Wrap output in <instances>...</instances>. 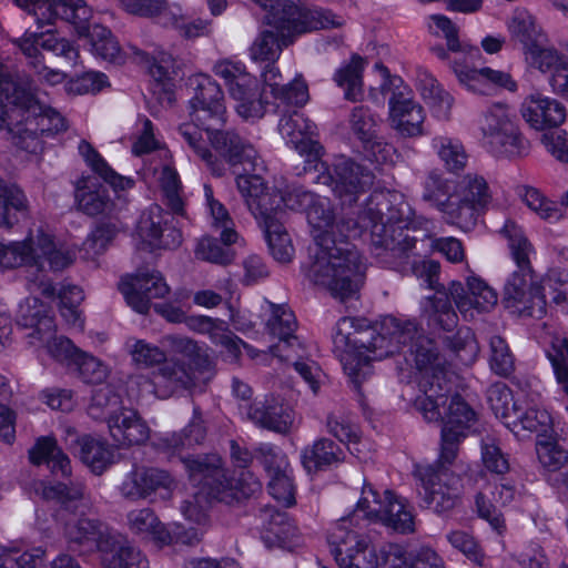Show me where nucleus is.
Segmentation results:
<instances>
[{
    "mask_svg": "<svg viewBox=\"0 0 568 568\" xmlns=\"http://www.w3.org/2000/svg\"><path fill=\"white\" fill-rule=\"evenodd\" d=\"M122 407L121 396L110 385H104L93 390L91 402L88 406V414L92 419L109 420L119 414Z\"/></svg>",
    "mask_w": 568,
    "mask_h": 568,
    "instance_id": "49",
    "label": "nucleus"
},
{
    "mask_svg": "<svg viewBox=\"0 0 568 568\" xmlns=\"http://www.w3.org/2000/svg\"><path fill=\"white\" fill-rule=\"evenodd\" d=\"M174 485L169 471L133 463L123 471L116 489L122 499L139 503L150 499L161 489L171 491Z\"/></svg>",
    "mask_w": 568,
    "mask_h": 568,
    "instance_id": "20",
    "label": "nucleus"
},
{
    "mask_svg": "<svg viewBox=\"0 0 568 568\" xmlns=\"http://www.w3.org/2000/svg\"><path fill=\"white\" fill-rule=\"evenodd\" d=\"M85 487L82 483L42 485L41 496L47 500H55L60 507L55 511L57 520L64 524V536L69 548L80 555L101 551V559L108 554L118 552L120 548H130L132 545L120 537L104 536L101 524L89 518L67 519L68 515H77L85 508Z\"/></svg>",
    "mask_w": 568,
    "mask_h": 568,
    "instance_id": "5",
    "label": "nucleus"
},
{
    "mask_svg": "<svg viewBox=\"0 0 568 568\" xmlns=\"http://www.w3.org/2000/svg\"><path fill=\"white\" fill-rule=\"evenodd\" d=\"M262 539L267 547H285L297 532L288 515L273 507L262 511Z\"/></svg>",
    "mask_w": 568,
    "mask_h": 568,
    "instance_id": "40",
    "label": "nucleus"
},
{
    "mask_svg": "<svg viewBox=\"0 0 568 568\" xmlns=\"http://www.w3.org/2000/svg\"><path fill=\"white\" fill-rule=\"evenodd\" d=\"M126 346L132 361L144 367H151L165 363L166 354L159 346L148 343L144 339L130 338Z\"/></svg>",
    "mask_w": 568,
    "mask_h": 568,
    "instance_id": "60",
    "label": "nucleus"
},
{
    "mask_svg": "<svg viewBox=\"0 0 568 568\" xmlns=\"http://www.w3.org/2000/svg\"><path fill=\"white\" fill-rule=\"evenodd\" d=\"M125 525L132 535L141 539L153 540L159 545H169L172 541L170 531L152 508L130 510L125 515Z\"/></svg>",
    "mask_w": 568,
    "mask_h": 568,
    "instance_id": "35",
    "label": "nucleus"
},
{
    "mask_svg": "<svg viewBox=\"0 0 568 568\" xmlns=\"http://www.w3.org/2000/svg\"><path fill=\"white\" fill-rule=\"evenodd\" d=\"M352 132L364 143L373 142L377 120L372 110L364 105L354 106L348 116Z\"/></svg>",
    "mask_w": 568,
    "mask_h": 568,
    "instance_id": "59",
    "label": "nucleus"
},
{
    "mask_svg": "<svg viewBox=\"0 0 568 568\" xmlns=\"http://www.w3.org/2000/svg\"><path fill=\"white\" fill-rule=\"evenodd\" d=\"M541 295L568 313V270H550L542 278Z\"/></svg>",
    "mask_w": 568,
    "mask_h": 568,
    "instance_id": "50",
    "label": "nucleus"
},
{
    "mask_svg": "<svg viewBox=\"0 0 568 568\" xmlns=\"http://www.w3.org/2000/svg\"><path fill=\"white\" fill-rule=\"evenodd\" d=\"M173 220L174 217L164 212L162 206L152 204L140 216L138 234L151 250H174L182 243V233L173 224Z\"/></svg>",
    "mask_w": 568,
    "mask_h": 568,
    "instance_id": "21",
    "label": "nucleus"
},
{
    "mask_svg": "<svg viewBox=\"0 0 568 568\" xmlns=\"http://www.w3.org/2000/svg\"><path fill=\"white\" fill-rule=\"evenodd\" d=\"M525 61L528 67L540 71L541 73H551L558 68L566 57L560 53L554 45L549 44L548 37L545 41H539L525 51Z\"/></svg>",
    "mask_w": 568,
    "mask_h": 568,
    "instance_id": "48",
    "label": "nucleus"
},
{
    "mask_svg": "<svg viewBox=\"0 0 568 568\" xmlns=\"http://www.w3.org/2000/svg\"><path fill=\"white\" fill-rule=\"evenodd\" d=\"M132 153L136 156L150 155L149 163L141 172L142 178H178L169 151L160 148L159 141L154 138L153 124L149 119L143 121L142 133L133 143Z\"/></svg>",
    "mask_w": 568,
    "mask_h": 568,
    "instance_id": "25",
    "label": "nucleus"
},
{
    "mask_svg": "<svg viewBox=\"0 0 568 568\" xmlns=\"http://www.w3.org/2000/svg\"><path fill=\"white\" fill-rule=\"evenodd\" d=\"M501 233L508 240L511 256L517 265V271L513 272L505 284L501 302L514 315L541 318L546 314V302L540 285L534 281L530 264L532 246L513 221L505 223Z\"/></svg>",
    "mask_w": 568,
    "mask_h": 568,
    "instance_id": "8",
    "label": "nucleus"
},
{
    "mask_svg": "<svg viewBox=\"0 0 568 568\" xmlns=\"http://www.w3.org/2000/svg\"><path fill=\"white\" fill-rule=\"evenodd\" d=\"M302 465L307 473L326 470L344 462L342 447L329 438H320L306 446L301 454Z\"/></svg>",
    "mask_w": 568,
    "mask_h": 568,
    "instance_id": "39",
    "label": "nucleus"
},
{
    "mask_svg": "<svg viewBox=\"0 0 568 568\" xmlns=\"http://www.w3.org/2000/svg\"><path fill=\"white\" fill-rule=\"evenodd\" d=\"M213 72L224 80L241 118L257 120L265 114L270 104L265 95L267 89L264 88L263 92L260 90L257 79L246 72L243 63L221 60L214 64Z\"/></svg>",
    "mask_w": 568,
    "mask_h": 568,
    "instance_id": "10",
    "label": "nucleus"
},
{
    "mask_svg": "<svg viewBox=\"0 0 568 568\" xmlns=\"http://www.w3.org/2000/svg\"><path fill=\"white\" fill-rule=\"evenodd\" d=\"M334 349L343 368L356 388L373 374L372 361L396 354L419 372L418 388L423 393L415 407L425 419L439 417V399L452 388L446 361L435 342L424 335L415 320L388 315L371 324L366 318L343 317L336 324Z\"/></svg>",
    "mask_w": 568,
    "mask_h": 568,
    "instance_id": "2",
    "label": "nucleus"
},
{
    "mask_svg": "<svg viewBox=\"0 0 568 568\" xmlns=\"http://www.w3.org/2000/svg\"><path fill=\"white\" fill-rule=\"evenodd\" d=\"M115 234L116 230L111 224L97 226L82 243L81 251L84 253V258L94 260L98 255L103 254Z\"/></svg>",
    "mask_w": 568,
    "mask_h": 568,
    "instance_id": "62",
    "label": "nucleus"
},
{
    "mask_svg": "<svg viewBox=\"0 0 568 568\" xmlns=\"http://www.w3.org/2000/svg\"><path fill=\"white\" fill-rule=\"evenodd\" d=\"M251 213L260 221L276 216L282 209L283 191L276 180H235Z\"/></svg>",
    "mask_w": 568,
    "mask_h": 568,
    "instance_id": "22",
    "label": "nucleus"
},
{
    "mask_svg": "<svg viewBox=\"0 0 568 568\" xmlns=\"http://www.w3.org/2000/svg\"><path fill=\"white\" fill-rule=\"evenodd\" d=\"M281 114L278 132L287 144L298 151L302 169L296 166V175L313 178H364L366 168L344 154L334 155L331 161L323 160V146L312 136L316 125L297 110L277 112Z\"/></svg>",
    "mask_w": 568,
    "mask_h": 568,
    "instance_id": "6",
    "label": "nucleus"
},
{
    "mask_svg": "<svg viewBox=\"0 0 568 568\" xmlns=\"http://www.w3.org/2000/svg\"><path fill=\"white\" fill-rule=\"evenodd\" d=\"M347 518H342L329 530L327 541L331 554L339 568H377L379 557L364 537L348 529Z\"/></svg>",
    "mask_w": 568,
    "mask_h": 568,
    "instance_id": "16",
    "label": "nucleus"
},
{
    "mask_svg": "<svg viewBox=\"0 0 568 568\" xmlns=\"http://www.w3.org/2000/svg\"><path fill=\"white\" fill-rule=\"evenodd\" d=\"M207 435L206 423L199 406L193 407V415L189 424L180 432L166 436L163 440L173 449L192 448L203 445Z\"/></svg>",
    "mask_w": 568,
    "mask_h": 568,
    "instance_id": "47",
    "label": "nucleus"
},
{
    "mask_svg": "<svg viewBox=\"0 0 568 568\" xmlns=\"http://www.w3.org/2000/svg\"><path fill=\"white\" fill-rule=\"evenodd\" d=\"M75 258L74 252L57 247L51 236L40 233L33 244V268L43 273L47 270L59 272L70 266Z\"/></svg>",
    "mask_w": 568,
    "mask_h": 568,
    "instance_id": "38",
    "label": "nucleus"
},
{
    "mask_svg": "<svg viewBox=\"0 0 568 568\" xmlns=\"http://www.w3.org/2000/svg\"><path fill=\"white\" fill-rule=\"evenodd\" d=\"M246 415L258 427L286 435L293 427L294 410L276 397H266L247 406Z\"/></svg>",
    "mask_w": 568,
    "mask_h": 568,
    "instance_id": "29",
    "label": "nucleus"
},
{
    "mask_svg": "<svg viewBox=\"0 0 568 568\" xmlns=\"http://www.w3.org/2000/svg\"><path fill=\"white\" fill-rule=\"evenodd\" d=\"M254 1L265 11V22L277 31L261 32L250 48L251 59L264 64L261 72L276 65L283 48L292 42L293 36L344 24L343 17L322 8H306L305 0Z\"/></svg>",
    "mask_w": 568,
    "mask_h": 568,
    "instance_id": "4",
    "label": "nucleus"
},
{
    "mask_svg": "<svg viewBox=\"0 0 568 568\" xmlns=\"http://www.w3.org/2000/svg\"><path fill=\"white\" fill-rule=\"evenodd\" d=\"M29 459L33 465H48L55 475L67 477L71 474L70 459L53 437L39 438L29 449Z\"/></svg>",
    "mask_w": 568,
    "mask_h": 568,
    "instance_id": "41",
    "label": "nucleus"
},
{
    "mask_svg": "<svg viewBox=\"0 0 568 568\" xmlns=\"http://www.w3.org/2000/svg\"><path fill=\"white\" fill-rule=\"evenodd\" d=\"M16 322L21 327L32 328L28 336L38 341H44L55 327L47 306L38 297H27L19 304Z\"/></svg>",
    "mask_w": 568,
    "mask_h": 568,
    "instance_id": "34",
    "label": "nucleus"
},
{
    "mask_svg": "<svg viewBox=\"0 0 568 568\" xmlns=\"http://www.w3.org/2000/svg\"><path fill=\"white\" fill-rule=\"evenodd\" d=\"M1 92L23 110L22 118L14 128H10L12 143L28 153L42 150L41 135H52L65 130L63 116L54 109L41 103L30 77L7 80L0 87Z\"/></svg>",
    "mask_w": 568,
    "mask_h": 568,
    "instance_id": "7",
    "label": "nucleus"
},
{
    "mask_svg": "<svg viewBox=\"0 0 568 568\" xmlns=\"http://www.w3.org/2000/svg\"><path fill=\"white\" fill-rule=\"evenodd\" d=\"M194 95L190 100L192 123L179 126V133L215 176L225 174V165L235 178H263L264 160L254 146L234 131L220 130L225 122L224 94L207 74L190 79Z\"/></svg>",
    "mask_w": 568,
    "mask_h": 568,
    "instance_id": "3",
    "label": "nucleus"
},
{
    "mask_svg": "<svg viewBox=\"0 0 568 568\" xmlns=\"http://www.w3.org/2000/svg\"><path fill=\"white\" fill-rule=\"evenodd\" d=\"M37 24L42 28L61 19L74 26L80 36L90 40L93 54L110 62H121V48L111 31L100 24H89L91 9L84 0H40L34 4Z\"/></svg>",
    "mask_w": 568,
    "mask_h": 568,
    "instance_id": "9",
    "label": "nucleus"
},
{
    "mask_svg": "<svg viewBox=\"0 0 568 568\" xmlns=\"http://www.w3.org/2000/svg\"><path fill=\"white\" fill-rule=\"evenodd\" d=\"M454 187V195L464 203L474 205L480 210L485 209L491 200V194L486 180H457Z\"/></svg>",
    "mask_w": 568,
    "mask_h": 568,
    "instance_id": "53",
    "label": "nucleus"
},
{
    "mask_svg": "<svg viewBox=\"0 0 568 568\" xmlns=\"http://www.w3.org/2000/svg\"><path fill=\"white\" fill-rule=\"evenodd\" d=\"M220 241L221 239L204 236L196 246L195 256L217 265H230L235 258V252L230 247L231 245L224 243L222 245Z\"/></svg>",
    "mask_w": 568,
    "mask_h": 568,
    "instance_id": "56",
    "label": "nucleus"
},
{
    "mask_svg": "<svg viewBox=\"0 0 568 568\" xmlns=\"http://www.w3.org/2000/svg\"><path fill=\"white\" fill-rule=\"evenodd\" d=\"M487 399L496 417L510 419L518 413V405L514 402L511 389L501 382L493 384L487 390Z\"/></svg>",
    "mask_w": 568,
    "mask_h": 568,
    "instance_id": "57",
    "label": "nucleus"
},
{
    "mask_svg": "<svg viewBox=\"0 0 568 568\" xmlns=\"http://www.w3.org/2000/svg\"><path fill=\"white\" fill-rule=\"evenodd\" d=\"M65 442L71 453L94 474H102L113 463V449L91 435L78 436L75 430L68 429Z\"/></svg>",
    "mask_w": 568,
    "mask_h": 568,
    "instance_id": "32",
    "label": "nucleus"
},
{
    "mask_svg": "<svg viewBox=\"0 0 568 568\" xmlns=\"http://www.w3.org/2000/svg\"><path fill=\"white\" fill-rule=\"evenodd\" d=\"M480 130L484 145L495 155L521 156L529 151L528 140L505 104L496 103L486 109Z\"/></svg>",
    "mask_w": 568,
    "mask_h": 568,
    "instance_id": "13",
    "label": "nucleus"
},
{
    "mask_svg": "<svg viewBox=\"0 0 568 568\" xmlns=\"http://www.w3.org/2000/svg\"><path fill=\"white\" fill-rule=\"evenodd\" d=\"M448 291L458 311L466 317L473 311L488 312L498 301L497 293L484 280L469 276L466 287L459 281H452Z\"/></svg>",
    "mask_w": 568,
    "mask_h": 568,
    "instance_id": "26",
    "label": "nucleus"
},
{
    "mask_svg": "<svg viewBox=\"0 0 568 568\" xmlns=\"http://www.w3.org/2000/svg\"><path fill=\"white\" fill-rule=\"evenodd\" d=\"M428 29L430 33L435 36L443 34L446 39L447 50L442 45H434L430 50L438 59L447 60L453 70V61L455 58H457L459 62H463L464 59L474 62V58L480 57V50L478 47L459 41L456 26L446 16L432 14L428 18Z\"/></svg>",
    "mask_w": 568,
    "mask_h": 568,
    "instance_id": "27",
    "label": "nucleus"
},
{
    "mask_svg": "<svg viewBox=\"0 0 568 568\" xmlns=\"http://www.w3.org/2000/svg\"><path fill=\"white\" fill-rule=\"evenodd\" d=\"M126 303L138 313L146 314L151 300L163 298L170 287L159 271H138L129 281L119 284Z\"/></svg>",
    "mask_w": 568,
    "mask_h": 568,
    "instance_id": "23",
    "label": "nucleus"
},
{
    "mask_svg": "<svg viewBox=\"0 0 568 568\" xmlns=\"http://www.w3.org/2000/svg\"><path fill=\"white\" fill-rule=\"evenodd\" d=\"M134 180H78L75 185V200L79 210L94 216L103 213L110 205V193L120 189L131 187Z\"/></svg>",
    "mask_w": 568,
    "mask_h": 568,
    "instance_id": "28",
    "label": "nucleus"
},
{
    "mask_svg": "<svg viewBox=\"0 0 568 568\" xmlns=\"http://www.w3.org/2000/svg\"><path fill=\"white\" fill-rule=\"evenodd\" d=\"M365 60L358 55H352L351 60L343 63L334 73L333 81L344 91V99L358 102L364 99L363 71Z\"/></svg>",
    "mask_w": 568,
    "mask_h": 568,
    "instance_id": "42",
    "label": "nucleus"
},
{
    "mask_svg": "<svg viewBox=\"0 0 568 568\" xmlns=\"http://www.w3.org/2000/svg\"><path fill=\"white\" fill-rule=\"evenodd\" d=\"M425 201L433 202L444 214L446 221L464 230L473 227L477 221L480 209L464 203L445 192L426 191L423 195Z\"/></svg>",
    "mask_w": 568,
    "mask_h": 568,
    "instance_id": "37",
    "label": "nucleus"
},
{
    "mask_svg": "<svg viewBox=\"0 0 568 568\" xmlns=\"http://www.w3.org/2000/svg\"><path fill=\"white\" fill-rule=\"evenodd\" d=\"M258 225L264 232L268 251L274 260L280 263H290L294 256L295 250L283 223L276 216H273L260 221Z\"/></svg>",
    "mask_w": 568,
    "mask_h": 568,
    "instance_id": "44",
    "label": "nucleus"
},
{
    "mask_svg": "<svg viewBox=\"0 0 568 568\" xmlns=\"http://www.w3.org/2000/svg\"><path fill=\"white\" fill-rule=\"evenodd\" d=\"M205 195L213 219V227L221 233V242L226 245L236 243L239 239L237 232L234 230V223L227 210L222 203L214 200L210 185H204Z\"/></svg>",
    "mask_w": 568,
    "mask_h": 568,
    "instance_id": "52",
    "label": "nucleus"
},
{
    "mask_svg": "<svg viewBox=\"0 0 568 568\" xmlns=\"http://www.w3.org/2000/svg\"><path fill=\"white\" fill-rule=\"evenodd\" d=\"M453 387L446 393V400L439 399V417L436 419H426L427 422H443L440 460L453 464L457 457L458 446L467 436V430L476 419V413L464 400V398L454 394L450 396Z\"/></svg>",
    "mask_w": 568,
    "mask_h": 568,
    "instance_id": "15",
    "label": "nucleus"
},
{
    "mask_svg": "<svg viewBox=\"0 0 568 568\" xmlns=\"http://www.w3.org/2000/svg\"><path fill=\"white\" fill-rule=\"evenodd\" d=\"M109 433L120 446L141 445L150 437V428L139 413L131 408H121L109 420Z\"/></svg>",
    "mask_w": 568,
    "mask_h": 568,
    "instance_id": "33",
    "label": "nucleus"
},
{
    "mask_svg": "<svg viewBox=\"0 0 568 568\" xmlns=\"http://www.w3.org/2000/svg\"><path fill=\"white\" fill-rule=\"evenodd\" d=\"M214 365L207 355L196 354L189 364L169 362L153 373L155 393L169 397L180 390L202 388L213 376Z\"/></svg>",
    "mask_w": 568,
    "mask_h": 568,
    "instance_id": "14",
    "label": "nucleus"
},
{
    "mask_svg": "<svg viewBox=\"0 0 568 568\" xmlns=\"http://www.w3.org/2000/svg\"><path fill=\"white\" fill-rule=\"evenodd\" d=\"M433 146L449 173L459 174L464 170L468 158L463 144L458 140L436 136L433 140Z\"/></svg>",
    "mask_w": 568,
    "mask_h": 568,
    "instance_id": "51",
    "label": "nucleus"
},
{
    "mask_svg": "<svg viewBox=\"0 0 568 568\" xmlns=\"http://www.w3.org/2000/svg\"><path fill=\"white\" fill-rule=\"evenodd\" d=\"M416 85L424 100L430 105L435 116L447 119L453 105V97L445 91L427 70L419 69Z\"/></svg>",
    "mask_w": 568,
    "mask_h": 568,
    "instance_id": "43",
    "label": "nucleus"
},
{
    "mask_svg": "<svg viewBox=\"0 0 568 568\" xmlns=\"http://www.w3.org/2000/svg\"><path fill=\"white\" fill-rule=\"evenodd\" d=\"M183 464L189 478L201 494L219 501H227L237 497L232 481L227 479L222 458L216 454H203L186 457Z\"/></svg>",
    "mask_w": 568,
    "mask_h": 568,
    "instance_id": "19",
    "label": "nucleus"
},
{
    "mask_svg": "<svg viewBox=\"0 0 568 568\" xmlns=\"http://www.w3.org/2000/svg\"><path fill=\"white\" fill-rule=\"evenodd\" d=\"M388 195V191H373L356 220H336L329 201L320 196L306 212L316 243L306 276L342 302L356 297L365 278L361 254L348 239L369 230L372 253L389 267L400 265L414 246L415 242L399 227L383 221Z\"/></svg>",
    "mask_w": 568,
    "mask_h": 568,
    "instance_id": "1",
    "label": "nucleus"
},
{
    "mask_svg": "<svg viewBox=\"0 0 568 568\" xmlns=\"http://www.w3.org/2000/svg\"><path fill=\"white\" fill-rule=\"evenodd\" d=\"M450 300H453L452 295L448 288L445 287L443 292H436L435 295L427 297L423 308L428 323L446 332H452L458 322Z\"/></svg>",
    "mask_w": 568,
    "mask_h": 568,
    "instance_id": "45",
    "label": "nucleus"
},
{
    "mask_svg": "<svg viewBox=\"0 0 568 568\" xmlns=\"http://www.w3.org/2000/svg\"><path fill=\"white\" fill-rule=\"evenodd\" d=\"M268 491L282 506L290 507L295 504V487L290 467L268 475Z\"/></svg>",
    "mask_w": 568,
    "mask_h": 568,
    "instance_id": "61",
    "label": "nucleus"
},
{
    "mask_svg": "<svg viewBox=\"0 0 568 568\" xmlns=\"http://www.w3.org/2000/svg\"><path fill=\"white\" fill-rule=\"evenodd\" d=\"M489 365L491 371L501 377H508L515 371V358L508 344L498 335L490 337Z\"/></svg>",
    "mask_w": 568,
    "mask_h": 568,
    "instance_id": "58",
    "label": "nucleus"
},
{
    "mask_svg": "<svg viewBox=\"0 0 568 568\" xmlns=\"http://www.w3.org/2000/svg\"><path fill=\"white\" fill-rule=\"evenodd\" d=\"M213 72L224 80L241 118L257 120L265 114L270 104L265 95L267 89L264 88L263 92L260 90L257 79L246 72L243 63L221 60L214 64Z\"/></svg>",
    "mask_w": 568,
    "mask_h": 568,
    "instance_id": "11",
    "label": "nucleus"
},
{
    "mask_svg": "<svg viewBox=\"0 0 568 568\" xmlns=\"http://www.w3.org/2000/svg\"><path fill=\"white\" fill-rule=\"evenodd\" d=\"M10 209L27 210V197L22 190L8 180H0V226L13 225Z\"/></svg>",
    "mask_w": 568,
    "mask_h": 568,
    "instance_id": "54",
    "label": "nucleus"
},
{
    "mask_svg": "<svg viewBox=\"0 0 568 568\" xmlns=\"http://www.w3.org/2000/svg\"><path fill=\"white\" fill-rule=\"evenodd\" d=\"M265 89L270 90L274 112L291 111L303 106L310 99L308 87L302 75H296L291 82L282 84V74L277 65H271L261 72Z\"/></svg>",
    "mask_w": 568,
    "mask_h": 568,
    "instance_id": "24",
    "label": "nucleus"
},
{
    "mask_svg": "<svg viewBox=\"0 0 568 568\" xmlns=\"http://www.w3.org/2000/svg\"><path fill=\"white\" fill-rule=\"evenodd\" d=\"M511 39L520 43L523 51L532 44L545 41L547 34L526 9H516L508 26Z\"/></svg>",
    "mask_w": 568,
    "mask_h": 568,
    "instance_id": "46",
    "label": "nucleus"
},
{
    "mask_svg": "<svg viewBox=\"0 0 568 568\" xmlns=\"http://www.w3.org/2000/svg\"><path fill=\"white\" fill-rule=\"evenodd\" d=\"M41 48L62 59L65 65L75 67L78 64V47L70 40L58 37L50 30L44 32L41 41Z\"/></svg>",
    "mask_w": 568,
    "mask_h": 568,
    "instance_id": "63",
    "label": "nucleus"
},
{
    "mask_svg": "<svg viewBox=\"0 0 568 568\" xmlns=\"http://www.w3.org/2000/svg\"><path fill=\"white\" fill-rule=\"evenodd\" d=\"M362 498L356 505L355 513L362 511L364 517L381 521L385 526L402 534L414 531V516L403 499H399L390 490L384 491V500L371 486H364Z\"/></svg>",
    "mask_w": 568,
    "mask_h": 568,
    "instance_id": "17",
    "label": "nucleus"
},
{
    "mask_svg": "<svg viewBox=\"0 0 568 568\" xmlns=\"http://www.w3.org/2000/svg\"><path fill=\"white\" fill-rule=\"evenodd\" d=\"M148 559L135 547L120 548L102 558V568H148Z\"/></svg>",
    "mask_w": 568,
    "mask_h": 568,
    "instance_id": "64",
    "label": "nucleus"
},
{
    "mask_svg": "<svg viewBox=\"0 0 568 568\" xmlns=\"http://www.w3.org/2000/svg\"><path fill=\"white\" fill-rule=\"evenodd\" d=\"M272 316L266 323L267 332L278 343L270 346V352L282 361H290L293 356L290 349L302 348L300 338L294 334L297 322L294 313L283 305L272 304Z\"/></svg>",
    "mask_w": 568,
    "mask_h": 568,
    "instance_id": "31",
    "label": "nucleus"
},
{
    "mask_svg": "<svg viewBox=\"0 0 568 568\" xmlns=\"http://www.w3.org/2000/svg\"><path fill=\"white\" fill-rule=\"evenodd\" d=\"M520 113L524 120L536 130L557 128L567 116L562 103L539 92H534L524 99Z\"/></svg>",
    "mask_w": 568,
    "mask_h": 568,
    "instance_id": "30",
    "label": "nucleus"
},
{
    "mask_svg": "<svg viewBox=\"0 0 568 568\" xmlns=\"http://www.w3.org/2000/svg\"><path fill=\"white\" fill-rule=\"evenodd\" d=\"M33 241L0 243V267L13 268L27 265L33 268Z\"/></svg>",
    "mask_w": 568,
    "mask_h": 568,
    "instance_id": "55",
    "label": "nucleus"
},
{
    "mask_svg": "<svg viewBox=\"0 0 568 568\" xmlns=\"http://www.w3.org/2000/svg\"><path fill=\"white\" fill-rule=\"evenodd\" d=\"M478 58L479 57L474 58V62H470L467 59L459 62L457 58L454 59V73L462 84H465L468 89L476 91V83L481 80H486L511 92L517 90V84L509 73L487 67L478 69L476 67Z\"/></svg>",
    "mask_w": 568,
    "mask_h": 568,
    "instance_id": "36",
    "label": "nucleus"
},
{
    "mask_svg": "<svg viewBox=\"0 0 568 568\" xmlns=\"http://www.w3.org/2000/svg\"><path fill=\"white\" fill-rule=\"evenodd\" d=\"M383 90L390 91L388 99L389 121L400 135L414 138L422 135L425 111L415 100L412 89L398 78H389Z\"/></svg>",
    "mask_w": 568,
    "mask_h": 568,
    "instance_id": "18",
    "label": "nucleus"
},
{
    "mask_svg": "<svg viewBox=\"0 0 568 568\" xmlns=\"http://www.w3.org/2000/svg\"><path fill=\"white\" fill-rule=\"evenodd\" d=\"M452 464L438 460L416 471L422 483L418 491L422 507L437 515L450 514L462 501L463 485L458 475L448 469Z\"/></svg>",
    "mask_w": 568,
    "mask_h": 568,
    "instance_id": "12",
    "label": "nucleus"
}]
</instances>
